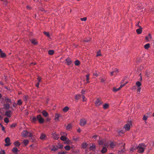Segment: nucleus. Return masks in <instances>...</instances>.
Returning <instances> with one entry per match:
<instances>
[{
  "label": "nucleus",
  "instance_id": "obj_1",
  "mask_svg": "<svg viewBox=\"0 0 154 154\" xmlns=\"http://www.w3.org/2000/svg\"><path fill=\"white\" fill-rule=\"evenodd\" d=\"M38 121L40 123H43L44 122V119L42 117L41 115H39L37 116L36 117Z\"/></svg>",
  "mask_w": 154,
  "mask_h": 154
},
{
  "label": "nucleus",
  "instance_id": "obj_2",
  "mask_svg": "<svg viewBox=\"0 0 154 154\" xmlns=\"http://www.w3.org/2000/svg\"><path fill=\"white\" fill-rule=\"evenodd\" d=\"M6 143L5 144V146H9L11 143H10V139L9 137H6L5 140Z\"/></svg>",
  "mask_w": 154,
  "mask_h": 154
},
{
  "label": "nucleus",
  "instance_id": "obj_3",
  "mask_svg": "<svg viewBox=\"0 0 154 154\" xmlns=\"http://www.w3.org/2000/svg\"><path fill=\"white\" fill-rule=\"evenodd\" d=\"M140 144L137 147V149H138V152L139 153H142L144 152V149L143 147L141 146Z\"/></svg>",
  "mask_w": 154,
  "mask_h": 154
},
{
  "label": "nucleus",
  "instance_id": "obj_4",
  "mask_svg": "<svg viewBox=\"0 0 154 154\" xmlns=\"http://www.w3.org/2000/svg\"><path fill=\"white\" fill-rule=\"evenodd\" d=\"M103 104V102L98 98H97L95 101V104L96 106H99L101 104Z\"/></svg>",
  "mask_w": 154,
  "mask_h": 154
},
{
  "label": "nucleus",
  "instance_id": "obj_5",
  "mask_svg": "<svg viewBox=\"0 0 154 154\" xmlns=\"http://www.w3.org/2000/svg\"><path fill=\"white\" fill-rule=\"evenodd\" d=\"M29 133V132L26 130H24L21 133V136L22 137H27L28 134Z\"/></svg>",
  "mask_w": 154,
  "mask_h": 154
},
{
  "label": "nucleus",
  "instance_id": "obj_6",
  "mask_svg": "<svg viewBox=\"0 0 154 154\" xmlns=\"http://www.w3.org/2000/svg\"><path fill=\"white\" fill-rule=\"evenodd\" d=\"M87 123L86 120L85 119H81L80 121V124L81 126L85 125Z\"/></svg>",
  "mask_w": 154,
  "mask_h": 154
},
{
  "label": "nucleus",
  "instance_id": "obj_7",
  "mask_svg": "<svg viewBox=\"0 0 154 154\" xmlns=\"http://www.w3.org/2000/svg\"><path fill=\"white\" fill-rule=\"evenodd\" d=\"M131 125V124H126L124 125V128L125 129V131H129Z\"/></svg>",
  "mask_w": 154,
  "mask_h": 154
},
{
  "label": "nucleus",
  "instance_id": "obj_8",
  "mask_svg": "<svg viewBox=\"0 0 154 154\" xmlns=\"http://www.w3.org/2000/svg\"><path fill=\"white\" fill-rule=\"evenodd\" d=\"M62 133L63 134H62L64 136H61L60 137V139L62 140L65 141L67 139V138L65 137V136H67V134L64 132H63Z\"/></svg>",
  "mask_w": 154,
  "mask_h": 154
},
{
  "label": "nucleus",
  "instance_id": "obj_9",
  "mask_svg": "<svg viewBox=\"0 0 154 154\" xmlns=\"http://www.w3.org/2000/svg\"><path fill=\"white\" fill-rule=\"evenodd\" d=\"M5 114L7 116L10 117L12 115V112L11 110H8L6 111Z\"/></svg>",
  "mask_w": 154,
  "mask_h": 154
},
{
  "label": "nucleus",
  "instance_id": "obj_10",
  "mask_svg": "<svg viewBox=\"0 0 154 154\" xmlns=\"http://www.w3.org/2000/svg\"><path fill=\"white\" fill-rule=\"evenodd\" d=\"M65 61L68 65L71 64L72 63V61L69 58H67L65 60Z\"/></svg>",
  "mask_w": 154,
  "mask_h": 154
},
{
  "label": "nucleus",
  "instance_id": "obj_11",
  "mask_svg": "<svg viewBox=\"0 0 154 154\" xmlns=\"http://www.w3.org/2000/svg\"><path fill=\"white\" fill-rule=\"evenodd\" d=\"M142 31V27L139 28L136 30V32L138 34H140L141 33Z\"/></svg>",
  "mask_w": 154,
  "mask_h": 154
},
{
  "label": "nucleus",
  "instance_id": "obj_12",
  "mask_svg": "<svg viewBox=\"0 0 154 154\" xmlns=\"http://www.w3.org/2000/svg\"><path fill=\"white\" fill-rule=\"evenodd\" d=\"M42 115L45 117H47L48 116V112L45 110L42 111Z\"/></svg>",
  "mask_w": 154,
  "mask_h": 154
},
{
  "label": "nucleus",
  "instance_id": "obj_13",
  "mask_svg": "<svg viewBox=\"0 0 154 154\" xmlns=\"http://www.w3.org/2000/svg\"><path fill=\"white\" fill-rule=\"evenodd\" d=\"M53 138L55 140H57L59 138V136L55 133L53 134Z\"/></svg>",
  "mask_w": 154,
  "mask_h": 154
},
{
  "label": "nucleus",
  "instance_id": "obj_14",
  "mask_svg": "<svg viewBox=\"0 0 154 154\" xmlns=\"http://www.w3.org/2000/svg\"><path fill=\"white\" fill-rule=\"evenodd\" d=\"M4 108L5 109H8L10 108V105L8 103L4 104Z\"/></svg>",
  "mask_w": 154,
  "mask_h": 154
},
{
  "label": "nucleus",
  "instance_id": "obj_15",
  "mask_svg": "<svg viewBox=\"0 0 154 154\" xmlns=\"http://www.w3.org/2000/svg\"><path fill=\"white\" fill-rule=\"evenodd\" d=\"M14 144L16 146L19 147L20 145V144L18 141H17L14 142Z\"/></svg>",
  "mask_w": 154,
  "mask_h": 154
},
{
  "label": "nucleus",
  "instance_id": "obj_16",
  "mask_svg": "<svg viewBox=\"0 0 154 154\" xmlns=\"http://www.w3.org/2000/svg\"><path fill=\"white\" fill-rule=\"evenodd\" d=\"M31 42L32 43L35 45L37 44L38 43V42L36 41V40L33 39L31 40Z\"/></svg>",
  "mask_w": 154,
  "mask_h": 154
},
{
  "label": "nucleus",
  "instance_id": "obj_17",
  "mask_svg": "<svg viewBox=\"0 0 154 154\" xmlns=\"http://www.w3.org/2000/svg\"><path fill=\"white\" fill-rule=\"evenodd\" d=\"M107 151V149L105 147H103L101 150V152L102 153H105Z\"/></svg>",
  "mask_w": 154,
  "mask_h": 154
},
{
  "label": "nucleus",
  "instance_id": "obj_18",
  "mask_svg": "<svg viewBox=\"0 0 154 154\" xmlns=\"http://www.w3.org/2000/svg\"><path fill=\"white\" fill-rule=\"evenodd\" d=\"M29 143V141L27 139L24 140L23 141V143L24 144L25 146H26Z\"/></svg>",
  "mask_w": 154,
  "mask_h": 154
},
{
  "label": "nucleus",
  "instance_id": "obj_19",
  "mask_svg": "<svg viewBox=\"0 0 154 154\" xmlns=\"http://www.w3.org/2000/svg\"><path fill=\"white\" fill-rule=\"evenodd\" d=\"M61 115L60 114H56L55 115V120L57 121L58 120L59 118L60 117Z\"/></svg>",
  "mask_w": 154,
  "mask_h": 154
},
{
  "label": "nucleus",
  "instance_id": "obj_20",
  "mask_svg": "<svg viewBox=\"0 0 154 154\" xmlns=\"http://www.w3.org/2000/svg\"><path fill=\"white\" fill-rule=\"evenodd\" d=\"M149 36H146V39L147 41H149L150 39H152V36L150 34H149L148 35Z\"/></svg>",
  "mask_w": 154,
  "mask_h": 154
},
{
  "label": "nucleus",
  "instance_id": "obj_21",
  "mask_svg": "<svg viewBox=\"0 0 154 154\" xmlns=\"http://www.w3.org/2000/svg\"><path fill=\"white\" fill-rule=\"evenodd\" d=\"M109 147L111 148H113L115 146L114 143L113 142H111L109 144Z\"/></svg>",
  "mask_w": 154,
  "mask_h": 154
},
{
  "label": "nucleus",
  "instance_id": "obj_22",
  "mask_svg": "<svg viewBox=\"0 0 154 154\" xmlns=\"http://www.w3.org/2000/svg\"><path fill=\"white\" fill-rule=\"evenodd\" d=\"M81 98V95L80 94H76L75 95V98L76 100H79Z\"/></svg>",
  "mask_w": 154,
  "mask_h": 154
},
{
  "label": "nucleus",
  "instance_id": "obj_23",
  "mask_svg": "<svg viewBox=\"0 0 154 154\" xmlns=\"http://www.w3.org/2000/svg\"><path fill=\"white\" fill-rule=\"evenodd\" d=\"M46 138V136L45 135L42 134L40 137V138L42 140H45Z\"/></svg>",
  "mask_w": 154,
  "mask_h": 154
},
{
  "label": "nucleus",
  "instance_id": "obj_24",
  "mask_svg": "<svg viewBox=\"0 0 154 154\" xmlns=\"http://www.w3.org/2000/svg\"><path fill=\"white\" fill-rule=\"evenodd\" d=\"M150 46V44L149 43H148L145 45H144V47L146 49H147L149 48Z\"/></svg>",
  "mask_w": 154,
  "mask_h": 154
},
{
  "label": "nucleus",
  "instance_id": "obj_25",
  "mask_svg": "<svg viewBox=\"0 0 154 154\" xmlns=\"http://www.w3.org/2000/svg\"><path fill=\"white\" fill-rule=\"evenodd\" d=\"M69 109V107L68 106H65L64 107L63 109V112H67Z\"/></svg>",
  "mask_w": 154,
  "mask_h": 154
},
{
  "label": "nucleus",
  "instance_id": "obj_26",
  "mask_svg": "<svg viewBox=\"0 0 154 154\" xmlns=\"http://www.w3.org/2000/svg\"><path fill=\"white\" fill-rule=\"evenodd\" d=\"M54 53V51L52 50H49L48 51V54L50 55H52Z\"/></svg>",
  "mask_w": 154,
  "mask_h": 154
},
{
  "label": "nucleus",
  "instance_id": "obj_27",
  "mask_svg": "<svg viewBox=\"0 0 154 154\" xmlns=\"http://www.w3.org/2000/svg\"><path fill=\"white\" fill-rule=\"evenodd\" d=\"M37 119L36 117V118L35 116H33L31 119V121L32 122L35 123Z\"/></svg>",
  "mask_w": 154,
  "mask_h": 154
},
{
  "label": "nucleus",
  "instance_id": "obj_28",
  "mask_svg": "<svg viewBox=\"0 0 154 154\" xmlns=\"http://www.w3.org/2000/svg\"><path fill=\"white\" fill-rule=\"evenodd\" d=\"M12 150L14 153L17 152L18 151V149L15 147H14Z\"/></svg>",
  "mask_w": 154,
  "mask_h": 154
},
{
  "label": "nucleus",
  "instance_id": "obj_29",
  "mask_svg": "<svg viewBox=\"0 0 154 154\" xmlns=\"http://www.w3.org/2000/svg\"><path fill=\"white\" fill-rule=\"evenodd\" d=\"M71 128H72L71 124L69 123V124L67 125L66 126V128L68 130H69L71 129Z\"/></svg>",
  "mask_w": 154,
  "mask_h": 154
},
{
  "label": "nucleus",
  "instance_id": "obj_30",
  "mask_svg": "<svg viewBox=\"0 0 154 154\" xmlns=\"http://www.w3.org/2000/svg\"><path fill=\"white\" fill-rule=\"evenodd\" d=\"M6 56V54L3 52L0 54V56L2 58H4Z\"/></svg>",
  "mask_w": 154,
  "mask_h": 154
},
{
  "label": "nucleus",
  "instance_id": "obj_31",
  "mask_svg": "<svg viewBox=\"0 0 154 154\" xmlns=\"http://www.w3.org/2000/svg\"><path fill=\"white\" fill-rule=\"evenodd\" d=\"M136 86L138 87V88L141 87L140 86L142 85L140 82L139 81L137 82L136 83Z\"/></svg>",
  "mask_w": 154,
  "mask_h": 154
},
{
  "label": "nucleus",
  "instance_id": "obj_32",
  "mask_svg": "<svg viewBox=\"0 0 154 154\" xmlns=\"http://www.w3.org/2000/svg\"><path fill=\"white\" fill-rule=\"evenodd\" d=\"M29 97L27 95H25L23 97V99L25 102L27 101Z\"/></svg>",
  "mask_w": 154,
  "mask_h": 154
},
{
  "label": "nucleus",
  "instance_id": "obj_33",
  "mask_svg": "<svg viewBox=\"0 0 154 154\" xmlns=\"http://www.w3.org/2000/svg\"><path fill=\"white\" fill-rule=\"evenodd\" d=\"M58 149V147L57 146H53L51 150L54 151H56Z\"/></svg>",
  "mask_w": 154,
  "mask_h": 154
},
{
  "label": "nucleus",
  "instance_id": "obj_34",
  "mask_svg": "<svg viewBox=\"0 0 154 154\" xmlns=\"http://www.w3.org/2000/svg\"><path fill=\"white\" fill-rule=\"evenodd\" d=\"M5 101L7 103H11V100L8 98H6L5 99Z\"/></svg>",
  "mask_w": 154,
  "mask_h": 154
},
{
  "label": "nucleus",
  "instance_id": "obj_35",
  "mask_svg": "<svg viewBox=\"0 0 154 154\" xmlns=\"http://www.w3.org/2000/svg\"><path fill=\"white\" fill-rule=\"evenodd\" d=\"M109 106V105L108 103H105L103 105V108L104 109H107Z\"/></svg>",
  "mask_w": 154,
  "mask_h": 154
},
{
  "label": "nucleus",
  "instance_id": "obj_36",
  "mask_svg": "<svg viewBox=\"0 0 154 154\" xmlns=\"http://www.w3.org/2000/svg\"><path fill=\"white\" fill-rule=\"evenodd\" d=\"M75 64L76 66H79L80 64V62L78 60H76L75 62Z\"/></svg>",
  "mask_w": 154,
  "mask_h": 154
},
{
  "label": "nucleus",
  "instance_id": "obj_37",
  "mask_svg": "<svg viewBox=\"0 0 154 154\" xmlns=\"http://www.w3.org/2000/svg\"><path fill=\"white\" fill-rule=\"evenodd\" d=\"M95 146L93 144H92V145L90 146V149L91 150H94L95 149Z\"/></svg>",
  "mask_w": 154,
  "mask_h": 154
},
{
  "label": "nucleus",
  "instance_id": "obj_38",
  "mask_svg": "<svg viewBox=\"0 0 154 154\" xmlns=\"http://www.w3.org/2000/svg\"><path fill=\"white\" fill-rule=\"evenodd\" d=\"M125 149L123 148V149L120 150H119L118 151V154H122L125 151Z\"/></svg>",
  "mask_w": 154,
  "mask_h": 154
},
{
  "label": "nucleus",
  "instance_id": "obj_39",
  "mask_svg": "<svg viewBox=\"0 0 154 154\" xmlns=\"http://www.w3.org/2000/svg\"><path fill=\"white\" fill-rule=\"evenodd\" d=\"M64 148L66 150L69 151L70 149V147L69 146L66 145L64 146Z\"/></svg>",
  "mask_w": 154,
  "mask_h": 154
},
{
  "label": "nucleus",
  "instance_id": "obj_40",
  "mask_svg": "<svg viewBox=\"0 0 154 154\" xmlns=\"http://www.w3.org/2000/svg\"><path fill=\"white\" fill-rule=\"evenodd\" d=\"M89 75L87 74L86 75V79L87 80L86 83H89Z\"/></svg>",
  "mask_w": 154,
  "mask_h": 154
},
{
  "label": "nucleus",
  "instance_id": "obj_41",
  "mask_svg": "<svg viewBox=\"0 0 154 154\" xmlns=\"http://www.w3.org/2000/svg\"><path fill=\"white\" fill-rule=\"evenodd\" d=\"M87 144L86 143H83L82 145V147L83 148H85L87 147Z\"/></svg>",
  "mask_w": 154,
  "mask_h": 154
},
{
  "label": "nucleus",
  "instance_id": "obj_42",
  "mask_svg": "<svg viewBox=\"0 0 154 154\" xmlns=\"http://www.w3.org/2000/svg\"><path fill=\"white\" fill-rule=\"evenodd\" d=\"M120 90V88H116L114 87L113 88V91L115 92H116L119 91Z\"/></svg>",
  "mask_w": 154,
  "mask_h": 154
},
{
  "label": "nucleus",
  "instance_id": "obj_43",
  "mask_svg": "<svg viewBox=\"0 0 154 154\" xmlns=\"http://www.w3.org/2000/svg\"><path fill=\"white\" fill-rule=\"evenodd\" d=\"M4 121L6 123H8L9 122V121L8 119V118L6 117L4 119Z\"/></svg>",
  "mask_w": 154,
  "mask_h": 154
},
{
  "label": "nucleus",
  "instance_id": "obj_44",
  "mask_svg": "<svg viewBox=\"0 0 154 154\" xmlns=\"http://www.w3.org/2000/svg\"><path fill=\"white\" fill-rule=\"evenodd\" d=\"M98 142L99 145H102L103 143V140H98Z\"/></svg>",
  "mask_w": 154,
  "mask_h": 154
},
{
  "label": "nucleus",
  "instance_id": "obj_45",
  "mask_svg": "<svg viewBox=\"0 0 154 154\" xmlns=\"http://www.w3.org/2000/svg\"><path fill=\"white\" fill-rule=\"evenodd\" d=\"M43 33L45 34V35L47 36L48 37H49L50 36V34H49V33L48 32H43Z\"/></svg>",
  "mask_w": 154,
  "mask_h": 154
},
{
  "label": "nucleus",
  "instance_id": "obj_46",
  "mask_svg": "<svg viewBox=\"0 0 154 154\" xmlns=\"http://www.w3.org/2000/svg\"><path fill=\"white\" fill-rule=\"evenodd\" d=\"M92 138H94L95 139H97V138L98 137L99 139H100L99 137H98V136L96 135H94L93 136H92Z\"/></svg>",
  "mask_w": 154,
  "mask_h": 154
},
{
  "label": "nucleus",
  "instance_id": "obj_47",
  "mask_svg": "<svg viewBox=\"0 0 154 154\" xmlns=\"http://www.w3.org/2000/svg\"><path fill=\"white\" fill-rule=\"evenodd\" d=\"M22 102L21 100H19L17 101V104L20 105L22 104Z\"/></svg>",
  "mask_w": 154,
  "mask_h": 154
},
{
  "label": "nucleus",
  "instance_id": "obj_48",
  "mask_svg": "<svg viewBox=\"0 0 154 154\" xmlns=\"http://www.w3.org/2000/svg\"><path fill=\"white\" fill-rule=\"evenodd\" d=\"M141 87H138L137 89V93L139 94L141 91Z\"/></svg>",
  "mask_w": 154,
  "mask_h": 154
},
{
  "label": "nucleus",
  "instance_id": "obj_49",
  "mask_svg": "<svg viewBox=\"0 0 154 154\" xmlns=\"http://www.w3.org/2000/svg\"><path fill=\"white\" fill-rule=\"evenodd\" d=\"M37 81H38L37 82L40 83V82H41V80H42V78L38 76V78H37Z\"/></svg>",
  "mask_w": 154,
  "mask_h": 154
},
{
  "label": "nucleus",
  "instance_id": "obj_50",
  "mask_svg": "<svg viewBox=\"0 0 154 154\" xmlns=\"http://www.w3.org/2000/svg\"><path fill=\"white\" fill-rule=\"evenodd\" d=\"M140 23V21H138L137 23L136 24V26L137 27L141 28V26L139 25V23Z\"/></svg>",
  "mask_w": 154,
  "mask_h": 154
},
{
  "label": "nucleus",
  "instance_id": "obj_51",
  "mask_svg": "<svg viewBox=\"0 0 154 154\" xmlns=\"http://www.w3.org/2000/svg\"><path fill=\"white\" fill-rule=\"evenodd\" d=\"M82 100L83 102H85L86 101V98H85V96L83 95L82 97Z\"/></svg>",
  "mask_w": 154,
  "mask_h": 154
},
{
  "label": "nucleus",
  "instance_id": "obj_52",
  "mask_svg": "<svg viewBox=\"0 0 154 154\" xmlns=\"http://www.w3.org/2000/svg\"><path fill=\"white\" fill-rule=\"evenodd\" d=\"M148 116H144L143 118V119L144 120L146 121L148 118Z\"/></svg>",
  "mask_w": 154,
  "mask_h": 154
},
{
  "label": "nucleus",
  "instance_id": "obj_53",
  "mask_svg": "<svg viewBox=\"0 0 154 154\" xmlns=\"http://www.w3.org/2000/svg\"><path fill=\"white\" fill-rule=\"evenodd\" d=\"M91 40V39L90 38H89L88 39H85L84 40V41L85 42H88L89 41H90Z\"/></svg>",
  "mask_w": 154,
  "mask_h": 154
},
{
  "label": "nucleus",
  "instance_id": "obj_54",
  "mask_svg": "<svg viewBox=\"0 0 154 154\" xmlns=\"http://www.w3.org/2000/svg\"><path fill=\"white\" fill-rule=\"evenodd\" d=\"M0 154H5V152L4 150H1L0 151Z\"/></svg>",
  "mask_w": 154,
  "mask_h": 154
},
{
  "label": "nucleus",
  "instance_id": "obj_55",
  "mask_svg": "<svg viewBox=\"0 0 154 154\" xmlns=\"http://www.w3.org/2000/svg\"><path fill=\"white\" fill-rule=\"evenodd\" d=\"M119 134H123L124 133V132L123 130H121L120 131H118Z\"/></svg>",
  "mask_w": 154,
  "mask_h": 154
},
{
  "label": "nucleus",
  "instance_id": "obj_56",
  "mask_svg": "<svg viewBox=\"0 0 154 154\" xmlns=\"http://www.w3.org/2000/svg\"><path fill=\"white\" fill-rule=\"evenodd\" d=\"M114 73H117L119 72V70L118 69H115V70L113 71Z\"/></svg>",
  "mask_w": 154,
  "mask_h": 154
},
{
  "label": "nucleus",
  "instance_id": "obj_57",
  "mask_svg": "<svg viewBox=\"0 0 154 154\" xmlns=\"http://www.w3.org/2000/svg\"><path fill=\"white\" fill-rule=\"evenodd\" d=\"M85 91L84 90L82 89L81 91V93L82 94L84 95L85 94Z\"/></svg>",
  "mask_w": 154,
  "mask_h": 154
},
{
  "label": "nucleus",
  "instance_id": "obj_58",
  "mask_svg": "<svg viewBox=\"0 0 154 154\" xmlns=\"http://www.w3.org/2000/svg\"><path fill=\"white\" fill-rule=\"evenodd\" d=\"M87 20L86 17H83L81 18V20L82 21H85Z\"/></svg>",
  "mask_w": 154,
  "mask_h": 154
},
{
  "label": "nucleus",
  "instance_id": "obj_59",
  "mask_svg": "<svg viewBox=\"0 0 154 154\" xmlns=\"http://www.w3.org/2000/svg\"><path fill=\"white\" fill-rule=\"evenodd\" d=\"M16 124L14 123V124H12L11 125V128L15 127L16 126Z\"/></svg>",
  "mask_w": 154,
  "mask_h": 154
},
{
  "label": "nucleus",
  "instance_id": "obj_60",
  "mask_svg": "<svg viewBox=\"0 0 154 154\" xmlns=\"http://www.w3.org/2000/svg\"><path fill=\"white\" fill-rule=\"evenodd\" d=\"M28 134H29V137H32V133H29H29Z\"/></svg>",
  "mask_w": 154,
  "mask_h": 154
},
{
  "label": "nucleus",
  "instance_id": "obj_61",
  "mask_svg": "<svg viewBox=\"0 0 154 154\" xmlns=\"http://www.w3.org/2000/svg\"><path fill=\"white\" fill-rule=\"evenodd\" d=\"M1 127H2V130L3 131L5 132V128L4 127V126L3 125H2Z\"/></svg>",
  "mask_w": 154,
  "mask_h": 154
},
{
  "label": "nucleus",
  "instance_id": "obj_62",
  "mask_svg": "<svg viewBox=\"0 0 154 154\" xmlns=\"http://www.w3.org/2000/svg\"><path fill=\"white\" fill-rule=\"evenodd\" d=\"M140 146H143L144 147H146V145L144 143H142L141 144H140Z\"/></svg>",
  "mask_w": 154,
  "mask_h": 154
},
{
  "label": "nucleus",
  "instance_id": "obj_63",
  "mask_svg": "<svg viewBox=\"0 0 154 154\" xmlns=\"http://www.w3.org/2000/svg\"><path fill=\"white\" fill-rule=\"evenodd\" d=\"M105 79L103 78H102L101 79V82H105Z\"/></svg>",
  "mask_w": 154,
  "mask_h": 154
},
{
  "label": "nucleus",
  "instance_id": "obj_64",
  "mask_svg": "<svg viewBox=\"0 0 154 154\" xmlns=\"http://www.w3.org/2000/svg\"><path fill=\"white\" fill-rule=\"evenodd\" d=\"M66 152H59L58 154H66Z\"/></svg>",
  "mask_w": 154,
  "mask_h": 154
}]
</instances>
